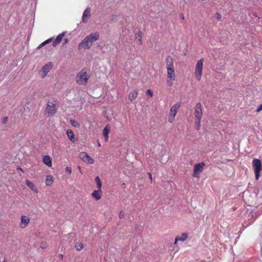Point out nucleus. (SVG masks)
<instances>
[{
    "label": "nucleus",
    "mask_w": 262,
    "mask_h": 262,
    "mask_svg": "<svg viewBox=\"0 0 262 262\" xmlns=\"http://www.w3.org/2000/svg\"><path fill=\"white\" fill-rule=\"evenodd\" d=\"M19 169L20 170V171H23V170L21 168H20Z\"/></svg>",
    "instance_id": "nucleus-40"
},
{
    "label": "nucleus",
    "mask_w": 262,
    "mask_h": 262,
    "mask_svg": "<svg viewBox=\"0 0 262 262\" xmlns=\"http://www.w3.org/2000/svg\"><path fill=\"white\" fill-rule=\"evenodd\" d=\"M110 133V128L106 126L103 130V135L105 138V141L106 142L108 140V134Z\"/></svg>",
    "instance_id": "nucleus-20"
},
{
    "label": "nucleus",
    "mask_w": 262,
    "mask_h": 262,
    "mask_svg": "<svg viewBox=\"0 0 262 262\" xmlns=\"http://www.w3.org/2000/svg\"><path fill=\"white\" fill-rule=\"evenodd\" d=\"M124 216V212L122 211H121L119 214V217L120 219H122Z\"/></svg>",
    "instance_id": "nucleus-30"
},
{
    "label": "nucleus",
    "mask_w": 262,
    "mask_h": 262,
    "mask_svg": "<svg viewBox=\"0 0 262 262\" xmlns=\"http://www.w3.org/2000/svg\"><path fill=\"white\" fill-rule=\"evenodd\" d=\"M188 237L187 234L184 233L180 236L176 237V242H184Z\"/></svg>",
    "instance_id": "nucleus-21"
},
{
    "label": "nucleus",
    "mask_w": 262,
    "mask_h": 262,
    "mask_svg": "<svg viewBox=\"0 0 262 262\" xmlns=\"http://www.w3.org/2000/svg\"><path fill=\"white\" fill-rule=\"evenodd\" d=\"M42 161L45 164H46L49 167H51L52 165V159L49 156H43Z\"/></svg>",
    "instance_id": "nucleus-14"
},
{
    "label": "nucleus",
    "mask_w": 262,
    "mask_h": 262,
    "mask_svg": "<svg viewBox=\"0 0 262 262\" xmlns=\"http://www.w3.org/2000/svg\"><path fill=\"white\" fill-rule=\"evenodd\" d=\"M98 145L99 147L101 146V144L99 142H98Z\"/></svg>",
    "instance_id": "nucleus-37"
},
{
    "label": "nucleus",
    "mask_w": 262,
    "mask_h": 262,
    "mask_svg": "<svg viewBox=\"0 0 262 262\" xmlns=\"http://www.w3.org/2000/svg\"><path fill=\"white\" fill-rule=\"evenodd\" d=\"M68 42V39H64V43H66Z\"/></svg>",
    "instance_id": "nucleus-36"
},
{
    "label": "nucleus",
    "mask_w": 262,
    "mask_h": 262,
    "mask_svg": "<svg viewBox=\"0 0 262 262\" xmlns=\"http://www.w3.org/2000/svg\"><path fill=\"white\" fill-rule=\"evenodd\" d=\"M95 181L97 184V186L98 189L101 190L102 183L100 179L98 177H96L95 178Z\"/></svg>",
    "instance_id": "nucleus-24"
},
{
    "label": "nucleus",
    "mask_w": 262,
    "mask_h": 262,
    "mask_svg": "<svg viewBox=\"0 0 262 262\" xmlns=\"http://www.w3.org/2000/svg\"><path fill=\"white\" fill-rule=\"evenodd\" d=\"M26 184L28 186V187L34 192L37 193L38 191L35 186V185L31 182L29 181L28 180H26Z\"/></svg>",
    "instance_id": "nucleus-15"
},
{
    "label": "nucleus",
    "mask_w": 262,
    "mask_h": 262,
    "mask_svg": "<svg viewBox=\"0 0 262 262\" xmlns=\"http://www.w3.org/2000/svg\"><path fill=\"white\" fill-rule=\"evenodd\" d=\"M54 178L51 175L47 176L46 179V184L47 186H50L54 182Z\"/></svg>",
    "instance_id": "nucleus-18"
},
{
    "label": "nucleus",
    "mask_w": 262,
    "mask_h": 262,
    "mask_svg": "<svg viewBox=\"0 0 262 262\" xmlns=\"http://www.w3.org/2000/svg\"><path fill=\"white\" fill-rule=\"evenodd\" d=\"M167 83L169 86H171L176 80V74L173 63V59L171 57L166 59Z\"/></svg>",
    "instance_id": "nucleus-2"
},
{
    "label": "nucleus",
    "mask_w": 262,
    "mask_h": 262,
    "mask_svg": "<svg viewBox=\"0 0 262 262\" xmlns=\"http://www.w3.org/2000/svg\"><path fill=\"white\" fill-rule=\"evenodd\" d=\"M67 135L69 139L72 141H75V135L74 132L71 129H68L67 131Z\"/></svg>",
    "instance_id": "nucleus-19"
},
{
    "label": "nucleus",
    "mask_w": 262,
    "mask_h": 262,
    "mask_svg": "<svg viewBox=\"0 0 262 262\" xmlns=\"http://www.w3.org/2000/svg\"><path fill=\"white\" fill-rule=\"evenodd\" d=\"M40 247H41V248H42V249H43V248H44V245H43L42 244V245H41Z\"/></svg>",
    "instance_id": "nucleus-38"
},
{
    "label": "nucleus",
    "mask_w": 262,
    "mask_h": 262,
    "mask_svg": "<svg viewBox=\"0 0 262 262\" xmlns=\"http://www.w3.org/2000/svg\"><path fill=\"white\" fill-rule=\"evenodd\" d=\"M52 68V65L51 62L48 63L44 65L39 71V75L40 77L45 78L48 73Z\"/></svg>",
    "instance_id": "nucleus-9"
},
{
    "label": "nucleus",
    "mask_w": 262,
    "mask_h": 262,
    "mask_svg": "<svg viewBox=\"0 0 262 262\" xmlns=\"http://www.w3.org/2000/svg\"><path fill=\"white\" fill-rule=\"evenodd\" d=\"M181 17L182 19H184L185 17H184V16L183 14H181Z\"/></svg>",
    "instance_id": "nucleus-35"
},
{
    "label": "nucleus",
    "mask_w": 262,
    "mask_h": 262,
    "mask_svg": "<svg viewBox=\"0 0 262 262\" xmlns=\"http://www.w3.org/2000/svg\"><path fill=\"white\" fill-rule=\"evenodd\" d=\"M75 248L77 251H80L83 248V244L80 243H77L75 245Z\"/></svg>",
    "instance_id": "nucleus-26"
},
{
    "label": "nucleus",
    "mask_w": 262,
    "mask_h": 262,
    "mask_svg": "<svg viewBox=\"0 0 262 262\" xmlns=\"http://www.w3.org/2000/svg\"><path fill=\"white\" fill-rule=\"evenodd\" d=\"M146 94L149 95L150 97H151L153 95L152 92L150 89L146 90Z\"/></svg>",
    "instance_id": "nucleus-28"
},
{
    "label": "nucleus",
    "mask_w": 262,
    "mask_h": 262,
    "mask_svg": "<svg viewBox=\"0 0 262 262\" xmlns=\"http://www.w3.org/2000/svg\"><path fill=\"white\" fill-rule=\"evenodd\" d=\"M252 166L255 176V179L257 180L259 179V173L262 169L261 163L259 160L254 159L252 161Z\"/></svg>",
    "instance_id": "nucleus-7"
},
{
    "label": "nucleus",
    "mask_w": 262,
    "mask_h": 262,
    "mask_svg": "<svg viewBox=\"0 0 262 262\" xmlns=\"http://www.w3.org/2000/svg\"><path fill=\"white\" fill-rule=\"evenodd\" d=\"M136 39L137 40V43L138 45H141L142 43V36L140 33H137L136 34Z\"/></svg>",
    "instance_id": "nucleus-25"
},
{
    "label": "nucleus",
    "mask_w": 262,
    "mask_h": 262,
    "mask_svg": "<svg viewBox=\"0 0 262 262\" xmlns=\"http://www.w3.org/2000/svg\"><path fill=\"white\" fill-rule=\"evenodd\" d=\"M57 109L58 106L55 103L49 101L45 110V113L48 114V116H52L56 113Z\"/></svg>",
    "instance_id": "nucleus-6"
},
{
    "label": "nucleus",
    "mask_w": 262,
    "mask_h": 262,
    "mask_svg": "<svg viewBox=\"0 0 262 262\" xmlns=\"http://www.w3.org/2000/svg\"><path fill=\"white\" fill-rule=\"evenodd\" d=\"M178 242H176V238L175 239L174 244H176Z\"/></svg>",
    "instance_id": "nucleus-39"
},
{
    "label": "nucleus",
    "mask_w": 262,
    "mask_h": 262,
    "mask_svg": "<svg viewBox=\"0 0 262 262\" xmlns=\"http://www.w3.org/2000/svg\"><path fill=\"white\" fill-rule=\"evenodd\" d=\"M148 175H149V178L150 179V180L151 181L152 180V176H151V174L150 173H148Z\"/></svg>",
    "instance_id": "nucleus-34"
},
{
    "label": "nucleus",
    "mask_w": 262,
    "mask_h": 262,
    "mask_svg": "<svg viewBox=\"0 0 262 262\" xmlns=\"http://www.w3.org/2000/svg\"><path fill=\"white\" fill-rule=\"evenodd\" d=\"M7 120H8V118L7 117H5L3 119V123H6L7 122Z\"/></svg>",
    "instance_id": "nucleus-33"
},
{
    "label": "nucleus",
    "mask_w": 262,
    "mask_h": 262,
    "mask_svg": "<svg viewBox=\"0 0 262 262\" xmlns=\"http://www.w3.org/2000/svg\"><path fill=\"white\" fill-rule=\"evenodd\" d=\"M205 163L204 162L196 164L194 166L193 176L198 178L200 173L202 172Z\"/></svg>",
    "instance_id": "nucleus-10"
},
{
    "label": "nucleus",
    "mask_w": 262,
    "mask_h": 262,
    "mask_svg": "<svg viewBox=\"0 0 262 262\" xmlns=\"http://www.w3.org/2000/svg\"><path fill=\"white\" fill-rule=\"evenodd\" d=\"M66 170L67 172H68L70 174L72 172V169L70 167H67L66 168Z\"/></svg>",
    "instance_id": "nucleus-32"
},
{
    "label": "nucleus",
    "mask_w": 262,
    "mask_h": 262,
    "mask_svg": "<svg viewBox=\"0 0 262 262\" xmlns=\"http://www.w3.org/2000/svg\"><path fill=\"white\" fill-rule=\"evenodd\" d=\"M53 40V38H50L45 41L42 42L41 43H40L37 49H39L41 48H42L43 46H45L46 45L51 42Z\"/></svg>",
    "instance_id": "nucleus-23"
},
{
    "label": "nucleus",
    "mask_w": 262,
    "mask_h": 262,
    "mask_svg": "<svg viewBox=\"0 0 262 262\" xmlns=\"http://www.w3.org/2000/svg\"><path fill=\"white\" fill-rule=\"evenodd\" d=\"M90 78V75L89 72L85 69H82L77 74L75 77V80L78 85L85 86Z\"/></svg>",
    "instance_id": "nucleus-3"
},
{
    "label": "nucleus",
    "mask_w": 262,
    "mask_h": 262,
    "mask_svg": "<svg viewBox=\"0 0 262 262\" xmlns=\"http://www.w3.org/2000/svg\"><path fill=\"white\" fill-rule=\"evenodd\" d=\"M204 59L201 58L199 59L195 65L194 70V76L196 80L200 81L201 79L202 76V72L203 68Z\"/></svg>",
    "instance_id": "nucleus-5"
},
{
    "label": "nucleus",
    "mask_w": 262,
    "mask_h": 262,
    "mask_svg": "<svg viewBox=\"0 0 262 262\" xmlns=\"http://www.w3.org/2000/svg\"><path fill=\"white\" fill-rule=\"evenodd\" d=\"M180 103H177L171 107L168 115V122L169 123H172L174 121V118L177 115L178 110L180 107Z\"/></svg>",
    "instance_id": "nucleus-8"
},
{
    "label": "nucleus",
    "mask_w": 262,
    "mask_h": 262,
    "mask_svg": "<svg viewBox=\"0 0 262 262\" xmlns=\"http://www.w3.org/2000/svg\"><path fill=\"white\" fill-rule=\"evenodd\" d=\"M138 95V92L137 91H134L132 92H130L128 95V98L130 101H133L135 100Z\"/></svg>",
    "instance_id": "nucleus-22"
},
{
    "label": "nucleus",
    "mask_w": 262,
    "mask_h": 262,
    "mask_svg": "<svg viewBox=\"0 0 262 262\" xmlns=\"http://www.w3.org/2000/svg\"><path fill=\"white\" fill-rule=\"evenodd\" d=\"M66 33V32H63L62 33L57 35L56 39L53 42V47H56L58 44H59L61 42L63 37L65 35Z\"/></svg>",
    "instance_id": "nucleus-13"
},
{
    "label": "nucleus",
    "mask_w": 262,
    "mask_h": 262,
    "mask_svg": "<svg viewBox=\"0 0 262 262\" xmlns=\"http://www.w3.org/2000/svg\"><path fill=\"white\" fill-rule=\"evenodd\" d=\"M70 122L71 123V124L74 126V127H79L80 126V124L78 122H77V121H74V120H71L70 121Z\"/></svg>",
    "instance_id": "nucleus-27"
},
{
    "label": "nucleus",
    "mask_w": 262,
    "mask_h": 262,
    "mask_svg": "<svg viewBox=\"0 0 262 262\" xmlns=\"http://www.w3.org/2000/svg\"><path fill=\"white\" fill-rule=\"evenodd\" d=\"M91 9L90 8H87L83 13L82 15V21L83 22H86L88 17L90 15Z\"/></svg>",
    "instance_id": "nucleus-16"
},
{
    "label": "nucleus",
    "mask_w": 262,
    "mask_h": 262,
    "mask_svg": "<svg viewBox=\"0 0 262 262\" xmlns=\"http://www.w3.org/2000/svg\"><path fill=\"white\" fill-rule=\"evenodd\" d=\"M99 33L98 32L91 33L79 43L78 47V50L90 49L93 46V43L99 39Z\"/></svg>",
    "instance_id": "nucleus-1"
},
{
    "label": "nucleus",
    "mask_w": 262,
    "mask_h": 262,
    "mask_svg": "<svg viewBox=\"0 0 262 262\" xmlns=\"http://www.w3.org/2000/svg\"><path fill=\"white\" fill-rule=\"evenodd\" d=\"M102 191L101 190L98 189V190H94L92 193L93 198L95 199L97 201L99 200L101 198Z\"/></svg>",
    "instance_id": "nucleus-17"
},
{
    "label": "nucleus",
    "mask_w": 262,
    "mask_h": 262,
    "mask_svg": "<svg viewBox=\"0 0 262 262\" xmlns=\"http://www.w3.org/2000/svg\"><path fill=\"white\" fill-rule=\"evenodd\" d=\"M194 115L195 118L194 125L197 130L201 128V120L202 117V105L200 103H197L194 107Z\"/></svg>",
    "instance_id": "nucleus-4"
},
{
    "label": "nucleus",
    "mask_w": 262,
    "mask_h": 262,
    "mask_svg": "<svg viewBox=\"0 0 262 262\" xmlns=\"http://www.w3.org/2000/svg\"><path fill=\"white\" fill-rule=\"evenodd\" d=\"M3 262H6L5 261H3Z\"/></svg>",
    "instance_id": "nucleus-41"
},
{
    "label": "nucleus",
    "mask_w": 262,
    "mask_h": 262,
    "mask_svg": "<svg viewBox=\"0 0 262 262\" xmlns=\"http://www.w3.org/2000/svg\"><path fill=\"white\" fill-rule=\"evenodd\" d=\"M79 157L85 163L89 164H93L94 163V160L85 152H81L79 155Z\"/></svg>",
    "instance_id": "nucleus-11"
},
{
    "label": "nucleus",
    "mask_w": 262,
    "mask_h": 262,
    "mask_svg": "<svg viewBox=\"0 0 262 262\" xmlns=\"http://www.w3.org/2000/svg\"><path fill=\"white\" fill-rule=\"evenodd\" d=\"M262 111V103L259 106V107L256 109V112L258 113Z\"/></svg>",
    "instance_id": "nucleus-31"
},
{
    "label": "nucleus",
    "mask_w": 262,
    "mask_h": 262,
    "mask_svg": "<svg viewBox=\"0 0 262 262\" xmlns=\"http://www.w3.org/2000/svg\"><path fill=\"white\" fill-rule=\"evenodd\" d=\"M30 219L26 215L21 216L20 227L22 229L26 228L30 223Z\"/></svg>",
    "instance_id": "nucleus-12"
},
{
    "label": "nucleus",
    "mask_w": 262,
    "mask_h": 262,
    "mask_svg": "<svg viewBox=\"0 0 262 262\" xmlns=\"http://www.w3.org/2000/svg\"><path fill=\"white\" fill-rule=\"evenodd\" d=\"M215 18L217 19H220L222 17V15L219 13H216L215 14Z\"/></svg>",
    "instance_id": "nucleus-29"
}]
</instances>
